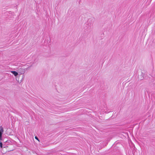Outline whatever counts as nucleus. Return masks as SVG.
<instances>
[{
    "instance_id": "1",
    "label": "nucleus",
    "mask_w": 155,
    "mask_h": 155,
    "mask_svg": "<svg viewBox=\"0 0 155 155\" xmlns=\"http://www.w3.org/2000/svg\"><path fill=\"white\" fill-rule=\"evenodd\" d=\"M4 131V129L2 126H0V135L2 134Z\"/></svg>"
},
{
    "instance_id": "2",
    "label": "nucleus",
    "mask_w": 155,
    "mask_h": 155,
    "mask_svg": "<svg viewBox=\"0 0 155 155\" xmlns=\"http://www.w3.org/2000/svg\"><path fill=\"white\" fill-rule=\"evenodd\" d=\"M11 72L15 76H16L18 74V73L15 71H11Z\"/></svg>"
},
{
    "instance_id": "3",
    "label": "nucleus",
    "mask_w": 155,
    "mask_h": 155,
    "mask_svg": "<svg viewBox=\"0 0 155 155\" xmlns=\"http://www.w3.org/2000/svg\"><path fill=\"white\" fill-rule=\"evenodd\" d=\"M0 147L1 148H2V143L1 141L0 142Z\"/></svg>"
},
{
    "instance_id": "4",
    "label": "nucleus",
    "mask_w": 155,
    "mask_h": 155,
    "mask_svg": "<svg viewBox=\"0 0 155 155\" xmlns=\"http://www.w3.org/2000/svg\"><path fill=\"white\" fill-rule=\"evenodd\" d=\"M35 138L38 141H39V139H38V137H37L35 136Z\"/></svg>"
},
{
    "instance_id": "5",
    "label": "nucleus",
    "mask_w": 155,
    "mask_h": 155,
    "mask_svg": "<svg viewBox=\"0 0 155 155\" xmlns=\"http://www.w3.org/2000/svg\"><path fill=\"white\" fill-rule=\"evenodd\" d=\"M139 78L140 80H142L144 78V77H143V76L142 77H141V78L140 77H139Z\"/></svg>"
},
{
    "instance_id": "6",
    "label": "nucleus",
    "mask_w": 155,
    "mask_h": 155,
    "mask_svg": "<svg viewBox=\"0 0 155 155\" xmlns=\"http://www.w3.org/2000/svg\"><path fill=\"white\" fill-rule=\"evenodd\" d=\"M2 134L0 135V140H2Z\"/></svg>"
},
{
    "instance_id": "7",
    "label": "nucleus",
    "mask_w": 155,
    "mask_h": 155,
    "mask_svg": "<svg viewBox=\"0 0 155 155\" xmlns=\"http://www.w3.org/2000/svg\"><path fill=\"white\" fill-rule=\"evenodd\" d=\"M22 70V69L20 68L19 69V70Z\"/></svg>"
},
{
    "instance_id": "8",
    "label": "nucleus",
    "mask_w": 155,
    "mask_h": 155,
    "mask_svg": "<svg viewBox=\"0 0 155 155\" xmlns=\"http://www.w3.org/2000/svg\"><path fill=\"white\" fill-rule=\"evenodd\" d=\"M13 150H13H13H10V151H13Z\"/></svg>"
}]
</instances>
